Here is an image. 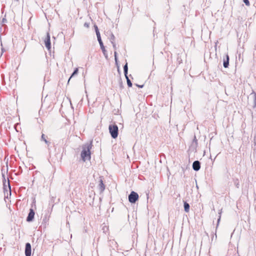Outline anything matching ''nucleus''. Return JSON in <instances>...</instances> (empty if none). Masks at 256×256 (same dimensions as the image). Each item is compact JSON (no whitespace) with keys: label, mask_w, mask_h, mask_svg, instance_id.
<instances>
[{"label":"nucleus","mask_w":256,"mask_h":256,"mask_svg":"<svg viewBox=\"0 0 256 256\" xmlns=\"http://www.w3.org/2000/svg\"><path fill=\"white\" fill-rule=\"evenodd\" d=\"M192 168H194V170H198L200 169V162L198 161V160H196L195 162H194L193 164H192Z\"/></svg>","instance_id":"obj_7"},{"label":"nucleus","mask_w":256,"mask_h":256,"mask_svg":"<svg viewBox=\"0 0 256 256\" xmlns=\"http://www.w3.org/2000/svg\"><path fill=\"white\" fill-rule=\"evenodd\" d=\"M25 254L26 256H31V245L30 243H26V244Z\"/></svg>","instance_id":"obj_5"},{"label":"nucleus","mask_w":256,"mask_h":256,"mask_svg":"<svg viewBox=\"0 0 256 256\" xmlns=\"http://www.w3.org/2000/svg\"><path fill=\"white\" fill-rule=\"evenodd\" d=\"M100 186L102 191L104 190L105 186L104 184L103 183V181L102 180H100Z\"/></svg>","instance_id":"obj_11"},{"label":"nucleus","mask_w":256,"mask_h":256,"mask_svg":"<svg viewBox=\"0 0 256 256\" xmlns=\"http://www.w3.org/2000/svg\"><path fill=\"white\" fill-rule=\"evenodd\" d=\"M94 28H95L96 34H97V32H100L99 30H98V26H94Z\"/></svg>","instance_id":"obj_19"},{"label":"nucleus","mask_w":256,"mask_h":256,"mask_svg":"<svg viewBox=\"0 0 256 256\" xmlns=\"http://www.w3.org/2000/svg\"><path fill=\"white\" fill-rule=\"evenodd\" d=\"M243 0L246 6H249L250 5L248 0Z\"/></svg>","instance_id":"obj_17"},{"label":"nucleus","mask_w":256,"mask_h":256,"mask_svg":"<svg viewBox=\"0 0 256 256\" xmlns=\"http://www.w3.org/2000/svg\"><path fill=\"white\" fill-rule=\"evenodd\" d=\"M229 64V56L227 54L226 56V60H224V66L226 68H228Z\"/></svg>","instance_id":"obj_8"},{"label":"nucleus","mask_w":256,"mask_h":256,"mask_svg":"<svg viewBox=\"0 0 256 256\" xmlns=\"http://www.w3.org/2000/svg\"><path fill=\"white\" fill-rule=\"evenodd\" d=\"M126 82H127V84H128V86L129 87H131L132 86V82H130V80L128 78V77L127 76H126Z\"/></svg>","instance_id":"obj_13"},{"label":"nucleus","mask_w":256,"mask_h":256,"mask_svg":"<svg viewBox=\"0 0 256 256\" xmlns=\"http://www.w3.org/2000/svg\"><path fill=\"white\" fill-rule=\"evenodd\" d=\"M108 129L110 132L113 138H116L118 137V127L116 124L110 125Z\"/></svg>","instance_id":"obj_2"},{"label":"nucleus","mask_w":256,"mask_h":256,"mask_svg":"<svg viewBox=\"0 0 256 256\" xmlns=\"http://www.w3.org/2000/svg\"><path fill=\"white\" fill-rule=\"evenodd\" d=\"M84 26L86 28H88L90 27V24L88 22H85L84 24Z\"/></svg>","instance_id":"obj_18"},{"label":"nucleus","mask_w":256,"mask_h":256,"mask_svg":"<svg viewBox=\"0 0 256 256\" xmlns=\"http://www.w3.org/2000/svg\"><path fill=\"white\" fill-rule=\"evenodd\" d=\"M46 138H47V136L44 134H42V140L46 143V144H48V142L46 140Z\"/></svg>","instance_id":"obj_15"},{"label":"nucleus","mask_w":256,"mask_h":256,"mask_svg":"<svg viewBox=\"0 0 256 256\" xmlns=\"http://www.w3.org/2000/svg\"><path fill=\"white\" fill-rule=\"evenodd\" d=\"M137 86L140 88H142L143 86H140V85H137Z\"/></svg>","instance_id":"obj_20"},{"label":"nucleus","mask_w":256,"mask_h":256,"mask_svg":"<svg viewBox=\"0 0 256 256\" xmlns=\"http://www.w3.org/2000/svg\"><path fill=\"white\" fill-rule=\"evenodd\" d=\"M184 210L186 212H189V210H190V205L186 202H184Z\"/></svg>","instance_id":"obj_10"},{"label":"nucleus","mask_w":256,"mask_h":256,"mask_svg":"<svg viewBox=\"0 0 256 256\" xmlns=\"http://www.w3.org/2000/svg\"><path fill=\"white\" fill-rule=\"evenodd\" d=\"M34 212L32 209H30V212L28 214V215L27 217L26 220L28 222H30L32 221L34 218Z\"/></svg>","instance_id":"obj_6"},{"label":"nucleus","mask_w":256,"mask_h":256,"mask_svg":"<svg viewBox=\"0 0 256 256\" xmlns=\"http://www.w3.org/2000/svg\"><path fill=\"white\" fill-rule=\"evenodd\" d=\"M78 68H76L75 69L74 71V72L72 73V76H70V78H69L68 82H70V78H71L73 76H74L75 74H78Z\"/></svg>","instance_id":"obj_12"},{"label":"nucleus","mask_w":256,"mask_h":256,"mask_svg":"<svg viewBox=\"0 0 256 256\" xmlns=\"http://www.w3.org/2000/svg\"><path fill=\"white\" fill-rule=\"evenodd\" d=\"M44 44L48 50H50L51 48V43L50 40V36L48 34H47V36L44 40Z\"/></svg>","instance_id":"obj_4"},{"label":"nucleus","mask_w":256,"mask_h":256,"mask_svg":"<svg viewBox=\"0 0 256 256\" xmlns=\"http://www.w3.org/2000/svg\"><path fill=\"white\" fill-rule=\"evenodd\" d=\"M92 148V142L85 144L82 146V150L81 152V158L84 162L90 159V150Z\"/></svg>","instance_id":"obj_1"},{"label":"nucleus","mask_w":256,"mask_h":256,"mask_svg":"<svg viewBox=\"0 0 256 256\" xmlns=\"http://www.w3.org/2000/svg\"><path fill=\"white\" fill-rule=\"evenodd\" d=\"M96 36H97L98 40V42H102L100 32H97Z\"/></svg>","instance_id":"obj_16"},{"label":"nucleus","mask_w":256,"mask_h":256,"mask_svg":"<svg viewBox=\"0 0 256 256\" xmlns=\"http://www.w3.org/2000/svg\"><path fill=\"white\" fill-rule=\"evenodd\" d=\"M124 74L125 76H127V74H128V65H127V64H125V66H124Z\"/></svg>","instance_id":"obj_14"},{"label":"nucleus","mask_w":256,"mask_h":256,"mask_svg":"<svg viewBox=\"0 0 256 256\" xmlns=\"http://www.w3.org/2000/svg\"><path fill=\"white\" fill-rule=\"evenodd\" d=\"M138 194L132 191L128 196V200L131 203H135L138 200Z\"/></svg>","instance_id":"obj_3"},{"label":"nucleus","mask_w":256,"mask_h":256,"mask_svg":"<svg viewBox=\"0 0 256 256\" xmlns=\"http://www.w3.org/2000/svg\"><path fill=\"white\" fill-rule=\"evenodd\" d=\"M100 45V48L104 55L106 54V50L105 49V48L102 42H99Z\"/></svg>","instance_id":"obj_9"}]
</instances>
